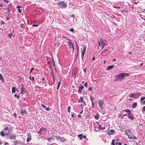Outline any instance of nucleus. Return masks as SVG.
Wrapping results in <instances>:
<instances>
[{"mask_svg":"<svg viewBox=\"0 0 145 145\" xmlns=\"http://www.w3.org/2000/svg\"><path fill=\"white\" fill-rule=\"evenodd\" d=\"M113 7H114V8H120V7H117L113 6Z\"/></svg>","mask_w":145,"mask_h":145,"instance_id":"57","label":"nucleus"},{"mask_svg":"<svg viewBox=\"0 0 145 145\" xmlns=\"http://www.w3.org/2000/svg\"><path fill=\"white\" fill-rule=\"evenodd\" d=\"M20 97V96L19 95H17V99H18Z\"/></svg>","mask_w":145,"mask_h":145,"instance_id":"60","label":"nucleus"},{"mask_svg":"<svg viewBox=\"0 0 145 145\" xmlns=\"http://www.w3.org/2000/svg\"><path fill=\"white\" fill-rule=\"evenodd\" d=\"M115 142V140H112V144L113 145H114V142Z\"/></svg>","mask_w":145,"mask_h":145,"instance_id":"38","label":"nucleus"},{"mask_svg":"<svg viewBox=\"0 0 145 145\" xmlns=\"http://www.w3.org/2000/svg\"><path fill=\"white\" fill-rule=\"evenodd\" d=\"M105 41L104 40H102L100 39L98 41V43L99 44V46L102 47V49L105 45Z\"/></svg>","mask_w":145,"mask_h":145,"instance_id":"5","label":"nucleus"},{"mask_svg":"<svg viewBox=\"0 0 145 145\" xmlns=\"http://www.w3.org/2000/svg\"><path fill=\"white\" fill-rule=\"evenodd\" d=\"M21 8V6H19V5L17 7H16V8Z\"/></svg>","mask_w":145,"mask_h":145,"instance_id":"58","label":"nucleus"},{"mask_svg":"<svg viewBox=\"0 0 145 145\" xmlns=\"http://www.w3.org/2000/svg\"><path fill=\"white\" fill-rule=\"evenodd\" d=\"M11 4L10 3V5L8 6L7 7V9L8 11H10L12 9V5H11Z\"/></svg>","mask_w":145,"mask_h":145,"instance_id":"15","label":"nucleus"},{"mask_svg":"<svg viewBox=\"0 0 145 145\" xmlns=\"http://www.w3.org/2000/svg\"><path fill=\"white\" fill-rule=\"evenodd\" d=\"M127 114H124L122 116V118H123V117H124L125 116H127Z\"/></svg>","mask_w":145,"mask_h":145,"instance_id":"55","label":"nucleus"},{"mask_svg":"<svg viewBox=\"0 0 145 145\" xmlns=\"http://www.w3.org/2000/svg\"><path fill=\"white\" fill-rule=\"evenodd\" d=\"M84 88V86L83 85L81 84L78 90V92L79 93H81L82 92L83 89Z\"/></svg>","mask_w":145,"mask_h":145,"instance_id":"11","label":"nucleus"},{"mask_svg":"<svg viewBox=\"0 0 145 145\" xmlns=\"http://www.w3.org/2000/svg\"><path fill=\"white\" fill-rule=\"evenodd\" d=\"M70 30L72 32L74 31V29L73 28H71L70 29Z\"/></svg>","mask_w":145,"mask_h":145,"instance_id":"56","label":"nucleus"},{"mask_svg":"<svg viewBox=\"0 0 145 145\" xmlns=\"http://www.w3.org/2000/svg\"><path fill=\"white\" fill-rule=\"evenodd\" d=\"M135 96L137 97V99L138 98V97H139L141 94L139 92H136L135 93Z\"/></svg>","mask_w":145,"mask_h":145,"instance_id":"18","label":"nucleus"},{"mask_svg":"<svg viewBox=\"0 0 145 145\" xmlns=\"http://www.w3.org/2000/svg\"><path fill=\"white\" fill-rule=\"evenodd\" d=\"M109 49V48L108 47H106L105 48L104 50L102 51L101 54H103V53H104L105 51H107Z\"/></svg>","mask_w":145,"mask_h":145,"instance_id":"23","label":"nucleus"},{"mask_svg":"<svg viewBox=\"0 0 145 145\" xmlns=\"http://www.w3.org/2000/svg\"><path fill=\"white\" fill-rule=\"evenodd\" d=\"M144 99H145V97H141L140 98V101H142V100H144Z\"/></svg>","mask_w":145,"mask_h":145,"instance_id":"40","label":"nucleus"},{"mask_svg":"<svg viewBox=\"0 0 145 145\" xmlns=\"http://www.w3.org/2000/svg\"><path fill=\"white\" fill-rule=\"evenodd\" d=\"M71 17H74V14H72L71 16Z\"/></svg>","mask_w":145,"mask_h":145,"instance_id":"59","label":"nucleus"},{"mask_svg":"<svg viewBox=\"0 0 145 145\" xmlns=\"http://www.w3.org/2000/svg\"><path fill=\"white\" fill-rule=\"evenodd\" d=\"M8 144V143L7 142H6L5 143V145H7V144Z\"/></svg>","mask_w":145,"mask_h":145,"instance_id":"64","label":"nucleus"},{"mask_svg":"<svg viewBox=\"0 0 145 145\" xmlns=\"http://www.w3.org/2000/svg\"><path fill=\"white\" fill-rule=\"evenodd\" d=\"M74 42H75V43H76V48H78V45H77V43H76V41H74Z\"/></svg>","mask_w":145,"mask_h":145,"instance_id":"50","label":"nucleus"},{"mask_svg":"<svg viewBox=\"0 0 145 145\" xmlns=\"http://www.w3.org/2000/svg\"><path fill=\"white\" fill-rule=\"evenodd\" d=\"M57 5L59 6V7L62 8H65V7H67V5L66 3H65L62 1H61L58 2L57 3Z\"/></svg>","mask_w":145,"mask_h":145,"instance_id":"4","label":"nucleus"},{"mask_svg":"<svg viewBox=\"0 0 145 145\" xmlns=\"http://www.w3.org/2000/svg\"><path fill=\"white\" fill-rule=\"evenodd\" d=\"M3 130H6V131H8L9 130V128L8 127H6L5 128H4L3 129Z\"/></svg>","mask_w":145,"mask_h":145,"instance_id":"36","label":"nucleus"},{"mask_svg":"<svg viewBox=\"0 0 145 145\" xmlns=\"http://www.w3.org/2000/svg\"><path fill=\"white\" fill-rule=\"evenodd\" d=\"M114 67V65H110L108 66L107 68L106 69V70H108L112 69Z\"/></svg>","mask_w":145,"mask_h":145,"instance_id":"16","label":"nucleus"},{"mask_svg":"<svg viewBox=\"0 0 145 145\" xmlns=\"http://www.w3.org/2000/svg\"><path fill=\"white\" fill-rule=\"evenodd\" d=\"M41 106H42L44 108H45L46 107L44 105H43L42 104H41Z\"/></svg>","mask_w":145,"mask_h":145,"instance_id":"54","label":"nucleus"},{"mask_svg":"<svg viewBox=\"0 0 145 145\" xmlns=\"http://www.w3.org/2000/svg\"><path fill=\"white\" fill-rule=\"evenodd\" d=\"M137 103L136 102H135L132 105V108H135L136 107V106H137Z\"/></svg>","mask_w":145,"mask_h":145,"instance_id":"20","label":"nucleus"},{"mask_svg":"<svg viewBox=\"0 0 145 145\" xmlns=\"http://www.w3.org/2000/svg\"><path fill=\"white\" fill-rule=\"evenodd\" d=\"M0 134L2 136L4 137V136L5 134L3 132V131H1L0 133Z\"/></svg>","mask_w":145,"mask_h":145,"instance_id":"27","label":"nucleus"},{"mask_svg":"<svg viewBox=\"0 0 145 145\" xmlns=\"http://www.w3.org/2000/svg\"><path fill=\"white\" fill-rule=\"evenodd\" d=\"M122 112H121V113H120L119 114H118V115L119 116V117L120 118H122Z\"/></svg>","mask_w":145,"mask_h":145,"instance_id":"28","label":"nucleus"},{"mask_svg":"<svg viewBox=\"0 0 145 145\" xmlns=\"http://www.w3.org/2000/svg\"><path fill=\"white\" fill-rule=\"evenodd\" d=\"M68 112H70V106H69L68 108Z\"/></svg>","mask_w":145,"mask_h":145,"instance_id":"44","label":"nucleus"},{"mask_svg":"<svg viewBox=\"0 0 145 145\" xmlns=\"http://www.w3.org/2000/svg\"><path fill=\"white\" fill-rule=\"evenodd\" d=\"M46 131V129L45 128H43L41 129V134L45 135Z\"/></svg>","mask_w":145,"mask_h":145,"instance_id":"10","label":"nucleus"},{"mask_svg":"<svg viewBox=\"0 0 145 145\" xmlns=\"http://www.w3.org/2000/svg\"><path fill=\"white\" fill-rule=\"evenodd\" d=\"M116 145H121V142H119V143L116 142Z\"/></svg>","mask_w":145,"mask_h":145,"instance_id":"41","label":"nucleus"},{"mask_svg":"<svg viewBox=\"0 0 145 145\" xmlns=\"http://www.w3.org/2000/svg\"><path fill=\"white\" fill-rule=\"evenodd\" d=\"M86 49V46H84L83 50L82 52L81 56L82 60L83 59V57H84V54Z\"/></svg>","mask_w":145,"mask_h":145,"instance_id":"8","label":"nucleus"},{"mask_svg":"<svg viewBox=\"0 0 145 145\" xmlns=\"http://www.w3.org/2000/svg\"><path fill=\"white\" fill-rule=\"evenodd\" d=\"M61 83V81H59L58 83V86H57V89H59V88L60 86V85Z\"/></svg>","mask_w":145,"mask_h":145,"instance_id":"30","label":"nucleus"},{"mask_svg":"<svg viewBox=\"0 0 145 145\" xmlns=\"http://www.w3.org/2000/svg\"><path fill=\"white\" fill-rule=\"evenodd\" d=\"M50 109V108L49 107H47L46 108V110H47V111H48V110Z\"/></svg>","mask_w":145,"mask_h":145,"instance_id":"53","label":"nucleus"},{"mask_svg":"<svg viewBox=\"0 0 145 145\" xmlns=\"http://www.w3.org/2000/svg\"><path fill=\"white\" fill-rule=\"evenodd\" d=\"M11 133L9 132H8L6 134V136L7 137L9 136L11 134Z\"/></svg>","mask_w":145,"mask_h":145,"instance_id":"31","label":"nucleus"},{"mask_svg":"<svg viewBox=\"0 0 145 145\" xmlns=\"http://www.w3.org/2000/svg\"><path fill=\"white\" fill-rule=\"evenodd\" d=\"M97 126L99 127V129H103L105 128V127H102L101 126L99 125L98 123H97Z\"/></svg>","mask_w":145,"mask_h":145,"instance_id":"25","label":"nucleus"},{"mask_svg":"<svg viewBox=\"0 0 145 145\" xmlns=\"http://www.w3.org/2000/svg\"><path fill=\"white\" fill-rule=\"evenodd\" d=\"M128 138H133L135 140H136L137 139V137H136L135 136L133 137H129Z\"/></svg>","mask_w":145,"mask_h":145,"instance_id":"29","label":"nucleus"},{"mask_svg":"<svg viewBox=\"0 0 145 145\" xmlns=\"http://www.w3.org/2000/svg\"><path fill=\"white\" fill-rule=\"evenodd\" d=\"M0 80H1L3 82H4V79L3 78L2 75L0 74Z\"/></svg>","mask_w":145,"mask_h":145,"instance_id":"22","label":"nucleus"},{"mask_svg":"<svg viewBox=\"0 0 145 145\" xmlns=\"http://www.w3.org/2000/svg\"><path fill=\"white\" fill-rule=\"evenodd\" d=\"M33 69H34V68H32L31 70H30V71H29V73H31V72L33 70Z\"/></svg>","mask_w":145,"mask_h":145,"instance_id":"49","label":"nucleus"},{"mask_svg":"<svg viewBox=\"0 0 145 145\" xmlns=\"http://www.w3.org/2000/svg\"><path fill=\"white\" fill-rule=\"evenodd\" d=\"M84 100V99L83 97H80L79 99L78 100V102L79 103H80L81 102H82Z\"/></svg>","mask_w":145,"mask_h":145,"instance_id":"19","label":"nucleus"},{"mask_svg":"<svg viewBox=\"0 0 145 145\" xmlns=\"http://www.w3.org/2000/svg\"><path fill=\"white\" fill-rule=\"evenodd\" d=\"M38 25H37V24H33V25H32V26L33 27H38Z\"/></svg>","mask_w":145,"mask_h":145,"instance_id":"42","label":"nucleus"},{"mask_svg":"<svg viewBox=\"0 0 145 145\" xmlns=\"http://www.w3.org/2000/svg\"><path fill=\"white\" fill-rule=\"evenodd\" d=\"M21 92H25V89L24 85H22L21 87Z\"/></svg>","mask_w":145,"mask_h":145,"instance_id":"14","label":"nucleus"},{"mask_svg":"<svg viewBox=\"0 0 145 145\" xmlns=\"http://www.w3.org/2000/svg\"><path fill=\"white\" fill-rule=\"evenodd\" d=\"M92 89V88L91 87H90L88 89L89 91H91Z\"/></svg>","mask_w":145,"mask_h":145,"instance_id":"48","label":"nucleus"},{"mask_svg":"<svg viewBox=\"0 0 145 145\" xmlns=\"http://www.w3.org/2000/svg\"><path fill=\"white\" fill-rule=\"evenodd\" d=\"M10 11H8L7 14L8 15H10Z\"/></svg>","mask_w":145,"mask_h":145,"instance_id":"62","label":"nucleus"},{"mask_svg":"<svg viewBox=\"0 0 145 145\" xmlns=\"http://www.w3.org/2000/svg\"><path fill=\"white\" fill-rule=\"evenodd\" d=\"M94 99V98L91 96H90V100L92 101H93V100Z\"/></svg>","mask_w":145,"mask_h":145,"instance_id":"32","label":"nucleus"},{"mask_svg":"<svg viewBox=\"0 0 145 145\" xmlns=\"http://www.w3.org/2000/svg\"><path fill=\"white\" fill-rule=\"evenodd\" d=\"M129 96L130 97L133 98L134 99H137V97L135 96V93H131L129 95Z\"/></svg>","mask_w":145,"mask_h":145,"instance_id":"12","label":"nucleus"},{"mask_svg":"<svg viewBox=\"0 0 145 145\" xmlns=\"http://www.w3.org/2000/svg\"><path fill=\"white\" fill-rule=\"evenodd\" d=\"M31 139V138L30 137H28L27 139V142H29Z\"/></svg>","mask_w":145,"mask_h":145,"instance_id":"33","label":"nucleus"},{"mask_svg":"<svg viewBox=\"0 0 145 145\" xmlns=\"http://www.w3.org/2000/svg\"><path fill=\"white\" fill-rule=\"evenodd\" d=\"M82 102V104H83V107L86 105V103L84 101V100Z\"/></svg>","mask_w":145,"mask_h":145,"instance_id":"34","label":"nucleus"},{"mask_svg":"<svg viewBox=\"0 0 145 145\" xmlns=\"http://www.w3.org/2000/svg\"><path fill=\"white\" fill-rule=\"evenodd\" d=\"M104 104V101L102 99H100L98 102L99 106L100 108L102 109L103 108V105Z\"/></svg>","mask_w":145,"mask_h":145,"instance_id":"6","label":"nucleus"},{"mask_svg":"<svg viewBox=\"0 0 145 145\" xmlns=\"http://www.w3.org/2000/svg\"><path fill=\"white\" fill-rule=\"evenodd\" d=\"M26 113V112L24 110H21V114L23 115L24 114H25Z\"/></svg>","mask_w":145,"mask_h":145,"instance_id":"24","label":"nucleus"},{"mask_svg":"<svg viewBox=\"0 0 145 145\" xmlns=\"http://www.w3.org/2000/svg\"><path fill=\"white\" fill-rule=\"evenodd\" d=\"M115 133V131L113 129H111L108 131L107 134L108 135H113Z\"/></svg>","mask_w":145,"mask_h":145,"instance_id":"13","label":"nucleus"},{"mask_svg":"<svg viewBox=\"0 0 145 145\" xmlns=\"http://www.w3.org/2000/svg\"><path fill=\"white\" fill-rule=\"evenodd\" d=\"M56 138L61 142H64L66 140V139L63 137H61L60 136H57L56 137Z\"/></svg>","mask_w":145,"mask_h":145,"instance_id":"9","label":"nucleus"},{"mask_svg":"<svg viewBox=\"0 0 145 145\" xmlns=\"http://www.w3.org/2000/svg\"><path fill=\"white\" fill-rule=\"evenodd\" d=\"M18 11L19 13H21L22 12V10H20V8L18 9Z\"/></svg>","mask_w":145,"mask_h":145,"instance_id":"47","label":"nucleus"},{"mask_svg":"<svg viewBox=\"0 0 145 145\" xmlns=\"http://www.w3.org/2000/svg\"><path fill=\"white\" fill-rule=\"evenodd\" d=\"M127 112L128 118L131 120H133L134 118L133 116L131 114V112L129 109L125 110L122 111V112Z\"/></svg>","mask_w":145,"mask_h":145,"instance_id":"3","label":"nucleus"},{"mask_svg":"<svg viewBox=\"0 0 145 145\" xmlns=\"http://www.w3.org/2000/svg\"><path fill=\"white\" fill-rule=\"evenodd\" d=\"M16 89L15 87H12V93H14L16 92Z\"/></svg>","mask_w":145,"mask_h":145,"instance_id":"17","label":"nucleus"},{"mask_svg":"<svg viewBox=\"0 0 145 145\" xmlns=\"http://www.w3.org/2000/svg\"><path fill=\"white\" fill-rule=\"evenodd\" d=\"M4 24V22H3V21H1V24Z\"/></svg>","mask_w":145,"mask_h":145,"instance_id":"63","label":"nucleus"},{"mask_svg":"<svg viewBox=\"0 0 145 145\" xmlns=\"http://www.w3.org/2000/svg\"><path fill=\"white\" fill-rule=\"evenodd\" d=\"M125 134L126 135H127L128 136V133H127V131L126 130L125 131Z\"/></svg>","mask_w":145,"mask_h":145,"instance_id":"46","label":"nucleus"},{"mask_svg":"<svg viewBox=\"0 0 145 145\" xmlns=\"http://www.w3.org/2000/svg\"><path fill=\"white\" fill-rule=\"evenodd\" d=\"M78 137H80V139L81 140L83 137L82 135V134H80L78 135Z\"/></svg>","mask_w":145,"mask_h":145,"instance_id":"26","label":"nucleus"},{"mask_svg":"<svg viewBox=\"0 0 145 145\" xmlns=\"http://www.w3.org/2000/svg\"><path fill=\"white\" fill-rule=\"evenodd\" d=\"M127 133H131V131L129 129H128L127 130H126Z\"/></svg>","mask_w":145,"mask_h":145,"instance_id":"39","label":"nucleus"},{"mask_svg":"<svg viewBox=\"0 0 145 145\" xmlns=\"http://www.w3.org/2000/svg\"><path fill=\"white\" fill-rule=\"evenodd\" d=\"M37 133H39L41 134V129L39 130V131H37Z\"/></svg>","mask_w":145,"mask_h":145,"instance_id":"45","label":"nucleus"},{"mask_svg":"<svg viewBox=\"0 0 145 145\" xmlns=\"http://www.w3.org/2000/svg\"><path fill=\"white\" fill-rule=\"evenodd\" d=\"M84 86L86 87L87 88V86H88V84H87V82H86V83L85 84H84Z\"/></svg>","mask_w":145,"mask_h":145,"instance_id":"43","label":"nucleus"},{"mask_svg":"<svg viewBox=\"0 0 145 145\" xmlns=\"http://www.w3.org/2000/svg\"><path fill=\"white\" fill-rule=\"evenodd\" d=\"M21 142L18 140H16L15 141L14 144V145H16L18 144H20Z\"/></svg>","mask_w":145,"mask_h":145,"instance_id":"21","label":"nucleus"},{"mask_svg":"<svg viewBox=\"0 0 145 145\" xmlns=\"http://www.w3.org/2000/svg\"><path fill=\"white\" fill-rule=\"evenodd\" d=\"M12 33H9V35H8V37L10 39L11 38V36H12Z\"/></svg>","mask_w":145,"mask_h":145,"instance_id":"35","label":"nucleus"},{"mask_svg":"<svg viewBox=\"0 0 145 145\" xmlns=\"http://www.w3.org/2000/svg\"><path fill=\"white\" fill-rule=\"evenodd\" d=\"M62 38H65L67 40H68V41L67 42V43L68 46H69L70 49H72V52L73 53L74 51V46L73 43L71 42V40H70L68 39L67 37L63 36L62 37Z\"/></svg>","mask_w":145,"mask_h":145,"instance_id":"2","label":"nucleus"},{"mask_svg":"<svg viewBox=\"0 0 145 145\" xmlns=\"http://www.w3.org/2000/svg\"><path fill=\"white\" fill-rule=\"evenodd\" d=\"M52 139V138H48V140L49 141H50V140Z\"/></svg>","mask_w":145,"mask_h":145,"instance_id":"61","label":"nucleus"},{"mask_svg":"<svg viewBox=\"0 0 145 145\" xmlns=\"http://www.w3.org/2000/svg\"><path fill=\"white\" fill-rule=\"evenodd\" d=\"M129 74L126 73H123L117 75L116 77L117 78L115 80L117 81H120L122 80L125 76H128Z\"/></svg>","mask_w":145,"mask_h":145,"instance_id":"1","label":"nucleus"},{"mask_svg":"<svg viewBox=\"0 0 145 145\" xmlns=\"http://www.w3.org/2000/svg\"><path fill=\"white\" fill-rule=\"evenodd\" d=\"M142 111L143 112L145 111V106H143L142 109Z\"/></svg>","mask_w":145,"mask_h":145,"instance_id":"37","label":"nucleus"},{"mask_svg":"<svg viewBox=\"0 0 145 145\" xmlns=\"http://www.w3.org/2000/svg\"><path fill=\"white\" fill-rule=\"evenodd\" d=\"M16 137V135H14V134L12 133L9 136L7 137V138H9L10 139H15Z\"/></svg>","mask_w":145,"mask_h":145,"instance_id":"7","label":"nucleus"},{"mask_svg":"<svg viewBox=\"0 0 145 145\" xmlns=\"http://www.w3.org/2000/svg\"><path fill=\"white\" fill-rule=\"evenodd\" d=\"M31 79V81H33L34 80V77H32Z\"/></svg>","mask_w":145,"mask_h":145,"instance_id":"52","label":"nucleus"},{"mask_svg":"<svg viewBox=\"0 0 145 145\" xmlns=\"http://www.w3.org/2000/svg\"><path fill=\"white\" fill-rule=\"evenodd\" d=\"M13 116L15 117H17V114H16V113H14L13 114Z\"/></svg>","mask_w":145,"mask_h":145,"instance_id":"51","label":"nucleus"}]
</instances>
